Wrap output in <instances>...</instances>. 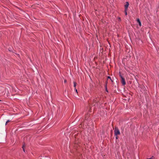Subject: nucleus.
I'll use <instances>...</instances> for the list:
<instances>
[{"mask_svg":"<svg viewBox=\"0 0 159 159\" xmlns=\"http://www.w3.org/2000/svg\"><path fill=\"white\" fill-rule=\"evenodd\" d=\"M11 86L9 85H3L1 86V92L2 95L5 96H8L9 95V92L11 90Z\"/></svg>","mask_w":159,"mask_h":159,"instance_id":"nucleus-1","label":"nucleus"},{"mask_svg":"<svg viewBox=\"0 0 159 159\" xmlns=\"http://www.w3.org/2000/svg\"><path fill=\"white\" fill-rule=\"evenodd\" d=\"M99 101V98H95L93 100L92 105L93 106H98V102Z\"/></svg>","mask_w":159,"mask_h":159,"instance_id":"nucleus-2","label":"nucleus"},{"mask_svg":"<svg viewBox=\"0 0 159 159\" xmlns=\"http://www.w3.org/2000/svg\"><path fill=\"white\" fill-rule=\"evenodd\" d=\"M119 76L120 77L121 79V82L122 83V84L123 85H124L126 84V82L125 81V78L123 77V76L121 75V72H119Z\"/></svg>","mask_w":159,"mask_h":159,"instance_id":"nucleus-3","label":"nucleus"},{"mask_svg":"<svg viewBox=\"0 0 159 159\" xmlns=\"http://www.w3.org/2000/svg\"><path fill=\"white\" fill-rule=\"evenodd\" d=\"M114 132L115 135H120V134L118 128L116 127H115Z\"/></svg>","mask_w":159,"mask_h":159,"instance_id":"nucleus-4","label":"nucleus"},{"mask_svg":"<svg viewBox=\"0 0 159 159\" xmlns=\"http://www.w3.org/2000/svg\"><path fill=\"white\" fill-rule=\"evenodd\" d=\"M79 143H80L79 141L76 140L75 141L74 143V148L75 149L78 148L80 146V145H79Z\"/></svg>","mask_w":159,"mask_h":159,"instance_id":"nucleus-5","label":"nucleus"},{"mask_svg":"<svg viewBox=\"0 0 159 159\" xmlns=\"http://www.w3.org/2000/svg\"><path fill=\"white\" fill-rule=\"evenodd\" d=\"M114 85V84H113ZM113 87L115 89L114 90V91H116V90L118 89V85L117 84H116L115 85H113Z\"/></svg>","mask_w":159,"mask_h":159,"instance_id":"nucleus-6","label":"nucleus"},{"mask_svg":"<svg viewBox=\"0 0 159 159\" xmlns=\"http://www.w3.org/2000/svg\"><path fill=\"white\" fill-rule=\"evenodd\" d=\"M129 5V4L128 2H126V4L125 5V9H128Z\"/></svg>","mask_w":159,"mask_h":159,"instance_id":"nucleus-7","label":"nucleus"},{"mask_svg":"<svg viewBox=\"0 0 159 159\" xmlns=\"http://www.w3.org/2000/svg\"><path fill=\"white\" fill-rule=\"evenodd\" d=\"M137 22L138 23L139 26H141L142 25L140 19L139 18H137Z\"/></svg>","mask_w":159,"mask_h":159,"instance_id":"nucleus-8","label":"nucleus"},{"mask_svg":"<svg viewBox=\"0 0 159 159\" xmlns=\"http://www.w3.org/2000/svg\"><path fill=\"white\" fill-rule=\"evenodd\" d=\"M107 79L108 80V79H110V80H111V83H112V84H114V81H113L111 79V77L110 76H108L107 77Z\"/></svg>","mask_w":159,"mask_h":159,"instance_id":"nucleus-9","label":"nucleus"},{"mask_svg":"<svg viewBox=\"0 0 159 159\" xmlns=\"http://www.w3.org/2000/svg\"><path fill=\"white\" fill-rule=\"evenodd\" d=\"M73 84H74V87H75V88H76V86L77 83L75 81H74L73 82Z\"/></svg>","mask_w":159,"mask_h":159,"instance_id":"nucleus-10","label":"nucleus"},{"mask_svg":"<svg viewBox=\"0 0 159 159\" xmlns=\"http://www.w3.org/2000/svg\"><path fill=\"white\" fill-rule=\"evenodd\" d=\"M128 9H125V14L126 16L127 15V11Z\"/></svg>","mask_w":159,"mask_h":159,"instance_id":"nucleus-11","label":"nucleus"},{"mask_svg":"<svg viewBox=\"0 0 159 159\" xmlns=\"http://www.w3.org/2000/svg\"><path fill=\"white\" fill-rule=\"evenodd\" d=\"M80 118L79 117H77L75 119V120H77V121H78L80 120Z\"/></svg>","mask_w":159,"mask_h":159,"instance_id":"nucleus-12","label":"nucleus"},{"mask_svg":"<svg viewBox=\"0 0 159 159\" xmlns=\"http://www.w3.org/2000/svg\"><path fill=\"white\" fill-rule=\"evenodd\" d=\"M105 89L106 91L107 92H108V90L107 89V86H105Z\"/></svg>","mask_w":159,"mask_h":159,"instance_id":"nucleus-13","label":"nucleus"},{"mask_svg":"<svg viewBox=\"0 0 159 159\" xmlns=\"http://www.w3.org/2000/svg\"><path fill=\"white\" fill-rule=\"evenodd\" d=\"M10 121L9 120H7V121L6 122V123H5V125H6L7 124L8 122H10Z\"/></svg>","mask_w":159,"mask_h":159,"instance_id":"nucleus-14","label":"nucleus"},{"mask_svg":"<svg viewBox=\"0 0 159 159\" xmlns=\"http://www.w3.org/2000/svg\"><path fill=\"white\" fill-rule=\"evenodd\" d=\"M107 80H108L107 79ZM107 83H108L107 80V81L105 82V86H107Z\"/></svg>","mask_w":159,"mask_h":159,"instance_id":"nucleus-15","label":"nucleus"},{"mask_svg":"<svg viewBox=\"0 0 159 159\" xmlns=\"http://www.w3.org/2000/svg\"><path fill=\"white\" fill-rule=\"evenodd\" d=\"M118 19L119 21H120L121 20V18L120 17H118Z\"/></svg>","mask_w":159,"mask_h":159,"instance_id":"nucleus-16","label":"nucleus"},{"mask_svg":"<svg viewBox=\"0 0 159 159\" xmlns=\"http://www.w3.org/2000/svg\"><path fill=\"white\" fill-rule=\"evenodd\" d=\"M9 50L10 52H12V50L10 48V49H9Z\"/></svg>","mask_w":159,"mask_h":159,"instance_id":"nucleus-17","label":"nucleus"},{"mask_svg":"<svg viewBox=\"0 0 159 159\" xmlns=\"http://www.w3.org/2000/svg\"><path fill=\"white\" fill-rule=\"evenodd\" d=\"M24 145H23L22 147V148H23V151L25 152V149L24 148Z\"/></svg>","mask_w":159,"mask_h":159,"instance_id":"nucleus-18","label":"nucleus"},{"mask_svg":"<svg viewBox=\"0 0 159 159\" xmlns=\"http://www.w3.org/2000/svg\"><path fill=\"white\" fill-rule=\"evenodd\" d=\"M64 83H66L67 82V80L66 79H65L64 80Z\"/></svg>","mask_w":159,"mask_h":159,"instance_id":"nucleus-19","label":"nucleus"},{"mask_svg":"<svg viewBox=\"0 0 159 159\" xmlns=\"http://www.w3.org/2000/svg\"><path fill=\"white\" fill-rule=\"evenodd\" d=\"M116 136V139H118V137L117 136V135H115Z\"/></svg>","mask_w":159,"mask_h":159,"instance_id":"nucleus-20","label":"nucleus"},{"mask_svg":"<svg viewBox=\"0 0 159 159\" xmlns=\"http://www.w3.org/2000/svg\"><path fill=\"white\" fill-rule=\"evenodd\" d=\"M75 91L77 93H78L77 90V89H76V88H75Z\"/></svg>","mask_w":159,"mask_h":159,"instance_id":"nucleus-21","label":"nucleus"},{"mask_svg":"<svg viewBox=\"0 0 159 159\" xmlns=\"http://www.w3.org/2000/svg\"><path fill=\"white\" fill-rule=\"evenodd\" d=\"M153 157V156H152L151 158H147V159H152V158Z\"/></svg>","mask_w":159,"mask_h":159,"instance_id":"nucleus-22","label":"nucleus"},{"mask_svg":"<svg viewBox=\"0 0 159 159\" xmlns=\"http://www.w3.org/2000/svg\"><path fill=\"white\" fill-rule=\"evenodd\" d=\"M16 54L18 56H19V54Z\"/></svg>","mask_w":159,"mask_h":159,"instance_id":"nucleus-23","label":"nucleus"}]
</instances>
